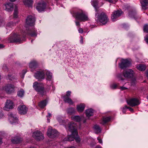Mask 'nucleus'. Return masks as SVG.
<instances>
[{
	"mask_svg": "<svg viewBox=\"0 0 148 148\" xmlns=\"http://www.w3.org/2000/svg\"><path fill=\"white\" fill-rule=\"evenodd\" d=\"M68 128V130L71 132V134L70 135L68 136L67 137L65 138L64 141H71L75 139L77 142H79L80 141V139L78 137L76 124L74 123L71 122L69 124Z\"/></svg>",
	"mask_w": 148,
	"mask_h": 148,
	"instance_id": "obj_1",
	"label": "nucleus"
},
{
	"mask_svg": "<svg viewBox=\"0 0 148 148\" xmlns=\"http://www.w3.org/2000/svg\"><path fill=\"white\" fill-rule=\"evenodd\" d=\"M97 18V22H99L103 25H105L109 21V19L106 14L103 12H101L100 14L97 15L96 17Z\"/></svg>",
	"mask_w": 148,
	"mask_h": 148,
	"instance_id": "obj_2",
	"label": "nucleus"
},
{
	"mask_svg": "<svg viewBox=\"0 0 148 148\" xmlns=\"http://www.w3.org/2000/svg\"><path fill=\"white\" fill-rule=\"evenodd\" d=\"M33 87L38 93L41 95L44 94L45 92L44 86L42 84H39L37 82H34L33 85Z\"/></svg>",
	"mask_w": 148,
	"mask_h": 148,
	"instance_id": "obj_3",
	"label": "nucleus"
},
{
	"mask_svg": "<svg viewBox=\"0 0 148 148\" xmlns=\"http://www.w3.org/2000/svg\"><path fill=\"white\" fill-rule=\"evenodd\" d=\"M75 17V19L81 21H85L88 20V15L82 11L76 13Z\"/></svg>",
	"mask_w": 148,
	"mask_h": 148,
	"instance_id": "obj_4",
	"label": "nucleus"
},
{
	"mask_svg": "<svg viewBox=\"0 0 148 148\" xmlns=\"http://www.w3.org/2000/svg\"><path fill=\"white\" fill-rule=\"evenodd\" d=\"M35 19V17L32 16H28L26 20V24L25 27L26 30L29 29L30 26H33L34 25Z\"/></svg>",
	"mask_w": 148,
	"mask_h": 148,
	"instance_id": "obj_5",
	"label": "nucleus"
},
{
	"mask_svg": "<svg viewBox=\"0 0 148 148\" xmlns=\"http://www.w3.org/2000/svg\"><path fill=\"white\" fill-rule=\"evenodd\" d=\"M45 70H40L34 73L35 77L38 80L43 79L45 77Z\"/></svg>",
	"mask_w": 148,
	"mask_h": 148,
	"instance_id": "obj_6",
	"label": "nucleus"
},
{
	"mask_svg": "<svg viewBox=\"0 0 148 148\" xmlns=\"http://www.w3.org/2000/svg\"><path fill=\"white\" fill-rule=\"evenodd\" d=\"M124 77L126 78L132 77L134 74V71L131 69H128L125 70L123 73Z\"/></svg>",
	"mask_w": 148,
	"mask_h": 148,
	"instance_id": "obj_7",
	"label": "nucleus"
},
{
	"mask_svg": "<svg viewBox=\"0 0 148 148\" xmlns=\"http://www.w3.org/2000/svg\"><path fill=\"white\" fill-rule=\"evenodd\" d=\"M47 134L49 137L54 138L57 136L58 134V132L56 130L52 129L51 127H49L48 128Z\"/></svg>",
	"mask_w": 148,
	"mask_h": 148,
	"instance_id": "obj_8",
	"label": "nucleus"
},
{
	"mask_svg": "<svg viewBox=\"0 0 148 148\" xmlns=\"http://www.w3.org/2000/svg\"><path fill=\"white\" fill-rule=\"evenodd\" d=\"M9 41L11 42L21 43L22 40L21 39L19 35L16 34L14 35L9 38Z\"/></svg>",
	"mask_w": 148,
	"mask_h": 148,
	"instance_id": "obj_9",
	"label": "nucleus"
},
{
	"mask_svg": "<svg viewBox=\"0 0 148 148\" xmlns=\"http://www.w3.org/2000/svg\"><path fill=\"white\" fill-rule=\"evenodd\" d=\"M33 137L37 140H42L44 138V136L42 133L39 131H36L33 132Z\"/></svg>",
	"mask_w": 148,
	"mask_h": 148,
	"instance_id": "obj_10",
	"label": "nucleus"
},
{
	"mask_svg": "<svg viewBox=\"0 0 148 148\" xmlns=\"http://www.w3.org/2000/svg\"><path fill=\"white\" fill-rule=\"evenodd\" d=\"M122 13V11L121 10H118L113 12L111 17L112 21H116L118 18L121 16Z\"/></svg>",
	"mask_w": 148,
	"mask_h": 148,
	"instance_id": "obj_11",
	"label": "nucleus"
},
{
	"mask_svg": "<svg viewBox=\"0 0 148 148\" xmlns=\"http://www.w3.org/2000/svg\"><path fill=\"white\" fill-rule=\"evenodd\" d=\"M128 105L132 107L138 105L140 104L139 100L136 98H132L127 101Z\"/></svg>",
	"mask_w": 148,
	"mask_h": 148,
	"instance_id": "obj_12",
	"label": "nucleus"
},
{
	"mask_svg": "<svg viewBox=\"0 0 148 148\" xmlns=\"http://www.w3.org/2000/svg\"><path fill=\"white\" fill-rule=\"evenodd\" d=\"M130 62L128 60L122 59L121 63L119 64V66L122 69H124L129 66Z\"/></svg>",
	"mask_w": 148,
	"mask_h": 148,
	"instance_id": "obj_13",
	"label": "nucleus"
},
{
	"mask_svg": "<svg viewBox=\"0 0 148 148\" xmlns=\"http://www.w3.org/2000/svg\"><path fill=\"white\" fill-rule=\"evenodd\" d=\"M71 91H68L66 92V96L63 97L64 101L66 103H67L70 105H72L73 103V102L71 99L69 97L71 95Z\"/></svg>",
	"mask_w": 148,
	"mask_h": 148,
	"instance_id": "obj_14",
	"label": "nucleus"
},
{
	"mask_svg": "<svg viewBox=\"0 0 148 148\" xmlns=\"http://www.w3.org/2000/svg\"><path fill=\"white\" fill-rule=\"evenodd\" d=\"M9 119L10 123L12 124H14L18 123V118L15 115L11 113H9L8 114Z\"/></svg>",
	"mask_w": 148,
	"mask_h": 148,
	"instance_id": "obj_15",
	"label": "nucleus"
},
{
	"mask_svg": "<svg viewBox=\"0 0 148 148\" xmlns=\"http://www.w3.org/2000/svg\"><path fill=\"white\" fill-rule=\"evenodd\" d=\"M15 88L14 85L8 84L5 86V89L7 93L10 94L14 92Z\"/></svg>",
	"mask_w": 148,
	"mask_h": 148,
	"instance_id": "obj_16",
	"label": "nucleus"
},
{
	"mask_svg": "<svg viewBox=\"0 0 148 148\" xmlns=\"http://www.w3.org/2000/svg\"><path fill=\"white\" fill-rule=\"evenodd\" d=\"M46 4L45 2L41 1L38 3L36 6V8L39 12L44 11L46 8Z\"/></svg>",
	"mask_w": 148,
	"mask_h": 148,
	"instance_id": "obj_17",
	"label": "nucleus"
},
{
	"mask_svg": "<svg viewBox=\"0 0 148 148\" xmlns=\"http://www.w3.org/2000/svg\"><path fill=\"white\" fill-rule=\"evenodd\" d=\"M14 107V105L12 101L10 100H7L3 109L5 110H8L10 109L13 108Z\"/></svg>",
	"mask_w": 148,
	"mask_h": 148,
	"instance_id": "obj_18",
	"label": "nucleus"
},
{
	"mask_svg": "<svg viewBox=\"0 0 148 148\" xmlns=\"http://www.w3.org/2000/svg\"><path fill=\"white\" fill-rule=\"evenodd\" d=\"M19 113L21 114H26L27 111V108L24 105H20L18 108Z\"/></svg>",
	"mask_w": 148,
	"mask_h": 148,
	"instance_id": "obj_19",
	"label": "nucleus"
},
{
	"mask_svg": "<svg viewBox=\"0 0 148 148\" xmlns=\"http://www.w3.org/2000/svg\"><path fill=\"white\" fill-rule=\"evenodd\" d=\"M27 31L25 33L29 34L31 36L36 37L37 35V32L35 30L34 28H32L31 29L30 27H29V29L26 30Z\"/></svg>",
	"mask_w": 148,
	"mask_h": 148,
	"instance_id": "obj_20",
	"label": "nucleus"
},
{
	"mask_svg": "<svg viewBox=\"0 0 148 148\" xmlns=\"http://www.w3.org/2000/svg\"><path fill=\"white\" fill-rule=\"evenodd\" d=\"M92 5L95 8L96 13L95 14L96 16H97L98 14V12L100 10H98L97 8V6L98 5V2L96 0H92L91 2Z\"/></svg>",
	"mask_w": 148,
	"mask_h": 148,
	"instance_id": "obj_21",
	"label": "nucleus"
},
{
	"mask_svg": "<svg viewBox=\"0 0 148 148\" xmlns=\"http://www.w3.org/2000/svg\"><path fill=\"white\" fill-rule=\"evenodd\" d=\"M82 116L78 115L73 116L71 117V119L76 122H79L83 119Z\"/></svg>",
	"mask_w": 148,
	"mask_h": 148,
	"instance_id": "obj_22",
	"label": "nucleus"
},
{
	"mask_svg": "<svg viewBox=\"0 0 148 148\" xmlns=\"http://www.w3.org/2000/svg\"><path fill=\"white\" fill-rule=\"evenodd\" d=\"M5 10L8 12L12 11L13 8V4L12 3H7L5 5Z\"/></svg>",
	"mask_w": 148,
	"mask_h": 148,
	"instance_id": "obj_23",
	"label": "nucleus"
},
{
	"mask_svg": "<svg viewBox=\"0 0 148 148\" xmlns=\"http://www.w3.org/2000/svg\"><path fill=\"white\" fill-rule=\"evenodd\" d=\"M85 105L84 103H81L79 105L77 106V109L79 112H82L85 108Z\"/></svg>",
	"mask_w": 148,
	"mask_h": 148,
	"instance_id": "obj_24",
	"label": "nucleus"
},
{
	"mask_svg": "<svg viewBox=\"0 0 148 148\" xmlns=\"http://www.w3.org/2000/svg\"><path fill=\"white\" fill-rule=\"evenodd\" d=\"M67 114L70 115H72L75 113V109L73 107H70L67 109L66 110Z\"/></svg>",
	"mask_w": 148,
	"mask_h": 148,
	"instance_id": "obj_25",
	"label": "nucleus"
},
{
	"mask_svg": "<svg viewBox=\"0 0 148 148\" xmlns=\"http://www.w3.org/2000/svg\"><path fill=\"white\" fill-rule=\"evenodd\" d=\"M142 8L144 10H146L148 8V0H144L140 1Z\"/></svg>",
	"mask_w": 148,
	"mask_h": 148,
	"instance_id": "obj_26",
	"label": "nucleus"
},
{
	"mask_svg": "<svg viewBox=\"0 0 148 148\" xmlns=\"http://www.w3.org/2000/svg\"><path fill=\"white\" fill-rule=\"evenodd\" d=\"M37 66V62L35 61L32 62L29 64V67L32 69V71L36 68Z\"/></svg>",
	"mask_w": 148,
	"mask_h": 148,
	"instance_id": "obj_27",
	"label": "nucleus"
},
{
	"mask_svg": "<svg viewBox=\"0 0 148 148\" xmlns=\"http://www.w3.org/2000/svg\"><path fill=\"white\" fill-rule=\"evenodd\" d=\"M22 140V139L19 137L17 136L14 137L12 139V142L14 144H17L20 143Z\"/></svg>",
	"mask_w": 148,
	"mask_h": 148,
	"instance_id": "obj_28",
	"label": "nucleus"
},
{
	"mask_svg": "<svg viewBox=\"0 0 148 148\" xmlns=\"http://www.w3.org/2000/svg\"><path fill=\"white\" fill-rule=\"evenodd\" d=\"M24 4L28 7L31 6L33 3L32 0H25L23 1Z\"/></svg>",
	"mask_w": 148,
	"mask_h": 148,
	"instance_id": "obj_29",
	"label": "nucleus"
},
{
	"mask_svg": "<svg viewBox=\"0 0 148 148\" xmlns=\"http://www.w3.org/2000/svg\"><path fill=\"white\" fill-rule=\"evenodd\" d=\"M93 128L95 133L98 134L101 132V129L98 125H95Z\"/></svg>",
	"mask_w": 148,
	"mask_h": 148,
	"instance_id": "obj_30",
	"label": "nucleus"
},
{
	"mask_svg": "<svg viewBox=\"0 0 148 148\" xmlns=\"http://www.w3.org/2000/svg\"><path fill=\"white\" fill-rule=\"evenodd\" d=\"M86 116L88 117H89L92 115H93V110L91 109H87L86 110Z\"/></svg>",
	"mask_w": 148,
	"mask_h": 148,
	"instance_id": "obj_31",
	"label": "nucleus"
},
{
	"mask_svg": "<svg viewBox=\"0 0 148 148\" xmlns=\"http://www.w3.org/2000/svg\"><path fill=\"white\" fill-rule=\"evenodd\" d=\"M146 67L145 65L142 64H140L137 66L138 69L140 71H144Z\"/></svg>",
	"mask_w": 148,
	"mask_h": 148,
	"instance_id": "obj_32",
	"label": "nucleus"
},
{
	"mask_svg": "<svg viewBox=\"0 0 148 148\" xmlns=\"http://www.w3.org/2000/svg\"><path fill=\"white\" fill-rule=\"evenodd\" d=\"M47 102L46 100L41 101L38 104L39 106L41 108H43L47 105Z\"/></svg>",
	"mask_w": 148,
	"mask_h": 148,
	"instance_id": "obj_33",
	"label": "nucleus"
},
{
	"mask_svg": "<svg viewBox=\"0 0 148 148\" xmlns=\"http://www.w3.org/2000/svg\"><path fill=\"white\" fill-rule=\"evenodd\" d=\"M111 118L110 116L104 117L103 118V122L101 123L103 125H104L106 123L109 122Z\"/></svg>",
	"mask_w": 148,
	"mask_h": 148,
	"instance_id": "obj_34",
	"label": "nucleus"
},
{
	"mask_svg": "<svg viewBox=\"0 0 148 148\" xmlns=\"http://www.w3.org/2000/svg\"><path fill=\"white\" fill-rule=\"evenodd\" d=\"M45 73L47 77V79L48 80H50L52 78V74L51 72L49 71L45 70Z\"/></svg>",
	"mask_w": 148,
	"mask_h": 148,
	"instance_id": "obj_35",
	"label": "nucleus"
},
{
	"mask_svg": "<svg viewBox=\"0 0 148 148\" xmlns=\"http://www.w3.org/2000/svg\"><path fill=\"white\" fill-rule=\"evenodd\" d=\"M24 90L23 89H21L18 92L17 95L18 97H22L24 96Z\"/></svg>",
	"mask_w": 148,
	"mask_h": 148,
	"instance_id": "obj_36",
	"label": "nucleus"
},
{
	"mask_svg": "<svg viewBox=\"0 0 148 148\" xmlns=\"http://www.w3.org/2000/svg\"><path fill=\"white\" fill-rule=\"evenodd\" d=\"M18 9L17 8H16L14 10V17L15 18H17L18 17Z\"/></svg>",
	"mask_w": 148,
	"mask_h": 148,
	"instance_id": "obj_37",
	"label": "nucleus"
},
{
	"mask_svg": "<svg viewBox=\"0 0 148 148\" xmlns=\"http://www.w3.org/2000/svg\"><path fill=\"white\" fill-rule=\"evenodd\" d=\"M129 15L130 16L133 17L134 18L137 16L136 13L135 12H131L129 13Z\"/></svg>",
	"mask_w": 148,
	"mask_h": 148,
	"instance_id": "obj_38",
	"label": "nucleus"
},
{
	"mask_svg": "<svg viewBox=\"0 0 148 148\" xmlns=\"http://www.w3.org/2000/svg\"><path fill=\"white\" fill-rule=\"evenodd\" d=\"M118 85L115 84H113L110 85V87L112 89H114L116 88Z\"/></svg>",
	"mask_w": 148,
	"mask_h": 148,
	"instance_id": "obj_39",
	"label": "nucleus"
},
{
	"mask_svg": "<svg viewBox=\"0 0 148 148\" xmlns=\"http://www.w3.org/2000/svg\"><path fill=\"white\" fill-rule=\"evenodd\" d=\"M143 30L144 32H148V25H144Z\"/></svg>",
	"mask_w": 148,
	"mask_h": 148,
	"instance_id": "obj_40",
	"label": "nucleus"
},
{
	"mask_svg": "<svg viewBox=\"0 0 148 148\" xmlns=\"http://www.w3.org/2000/svg\"><path fill=\"white\" fill-rule=\"evenodd\" d=\"M27 71L26 70H23L21 74V76L22 78H23L24 77V75Z\"/></svg>",
	"mask_w": 148,
	"mask_h": 148,
	"instance_id": "obj_41",
	"label": "nucleus"
},
{
	"mask_svg": "<svg viewBox=\"0 0 148 148\" xmlns=\"http://www.w3.org/2000/svg\"><path fill=\"white\" fill-rule=\"evenodd\" d=\"M136 83V79H134L132 80L131 82V85H134Z\"/></svg>",
	"mask_w": 148,
	"mask_h": 148,
	"instance_id": "obj_42",
	"label": "nucleus"
},
{
	"mask_svg": "<svg viewBox=\"0 0 148 148\" xmlns=\"http://www.w3.org/2000/svg\"><path fill=\"white\" fill-rule=\"evenodd\" d=\"M119 89L121 90H123L127 89V88L123 86H122L120 87L119 88Z\"/></svg>",
	"mask_w": 148,
	"mask_h": 148,
	"instance_id": "obj_43",
	"label": "nucleus"
},
{
	"mask_svg": "<svg viewBox=\"0 0 148 148\" xmlns=\"http://www.w3.org/2000/svg\"><path fill=\"white\" fill-rule=\"evenodd\" d=\"M125 108L127 109H129V110L131 112H133V111H134L133 109L131 108L127 107V106H125Z\"/></svg>",
	"mask_w": 148,
	"mask_h": 148,
	"instance_id": "obj_44",
	"label": "nucleus"
},
{
	"mask_svg": "<svg viewBox=\"0 0 148 148\" xmlns=\"http://www.w3.org/2000/svg\"><path fill=\"white\" fill-rule=\"evenodd\" d=\"M57 119L59 122L60 123H62L63 122V121L62 120L60 117H58L57 118Z\"/></svg>",
	"mask_w": 148,
	"mask_h": 148,
	"instance_id": "obj_45",
	"label": "nucleus"
},
{
	"mask_svg": "<svg viewBox=\"0 0 148 148\" xmlns=\"http://www.w3.org/2000/svg\"><path fill=\"white\" fill-rule=\"evenodd\" d=\"M2 69L3 70H7V68L6 65L5 64H4L2 67Z\"/></svg>",
	"mask_w": 148,
	"mask_h": 148,
	"instance_id": "obj_46",
	"label": "nucleus"
},
{
	"mask_svg": "<svg viewBox=\"0 0 148 148\" xmlns=\"http://www.w3.org/2000/svg\"><path fill=\"white\" fill-rule=\"evenodd\" d=\"M118 77L119 78V80H120L121 81H123V80H124V79H123V78L122 77V76L121 75H119L118 76Z\"/></svg>",
	"mask_w": 148,
	"mask_h": 148,
	"instance_id": "obj_47",
	"label": "nucleus"
},
{
	"mask_svg": "<svg viewBox=\"0 0 148 148\" xmlns=\"http://www.w3.org/2000/svg\"><path fill=\"white\" fill-rule=\"evenodd\" d=\"M145 40L146 42L148 44V36H146L145 37Z\"/></svg>",
	"mask_w": 148,
	"mask_h": 148,
	"instance_id": "obj_48",
	"label": "nucleus"
},
{
	"mask_svg": "<svg viewBox=\"0 0 148 148\" xmlns=\"http://www.w3.org/2000/svg\"><path fill=\"white\" fill-rule=\"evenodd\" d=\"M78 32L79 33H82L83 32V31L82 28H79L78 29Z\"/></svg>",
	"mask_w": 148,
	"mask_h": 148,
	"instance_id": "obj_49",
	"label": "nucleus"
},
{
	"mask_svg": "<svg viewBox=\"0 0 148 148\" xmlns=\"http://www.w3.org/2000/svg\"><path fill=\"white\" fill-rule=\"evenodd\" d=\"M97 139L98 140L99 142V143H100V144H102V140L101 139H100L99 137H98Z\"/></svg>",
	"mask_w": 148,
	"mask_h": 148,
	"instance_id": "obj_50",
	"label": "nucleus"
},
{
	"mask_svg": "<svg viewBox=\"0 0 148 148\" xmlns=\"http://www.w3.org/2000/svg\"><path fill=\"white\" fill-rule=\"evenodd\" d=\"M127 109L126 108H125V107H124L123 108H122V111H123V112L124 113H125V112L126 111V110Z\"/></svg>",
	"mask_w": 148,
	"mask_h": 148,
	"instance_id": "obj_51",
	"label": "nucleus"
},
{
	"mask_svg": "<svg viewBox=\"0 0 148 148\" xmlns=\"http://www.w3.org/2000/svg\"><path fill=\"white\" fill-rule=\"evenodd\" d=\"M81 38V39L80 40V42L81 44H83V38L82 36H81L80 37Z\"/></svg>",
	"mask_w": 148,
	"mask_h": 148,
	"instance_id": "obj_52",
	"label": "nucleus"
},
{
	"mask_svg": "<svg viewBox=\"0 0 148 148\" xmlns=\"http://www.w3.org/2000/svg\"><path fill=\"white\" fill-rule=\"evenodd\" d=\"M48 114V116H47V118H48V117H50L51 116V114L50 113H49ZM47 120H48V121L49 122V119H48V118H47Z\"/></svg>",
	"mask_w": 148,
	"mask_h": 148,
	"instance_id": "obj_53",
	"label": "nucleus"
},
{
	"mask_svg": "<svg viewBox=\"0 0 148 148\" xmlns=\"http://www.w3.org/2000/svg\"><path fill=\"white\" fill-rule=\"evenodd\" d=\"M3 113L1 112H0V119L2 118L3 116Z\"/></svg>",
	"mask_w": 148,
	"mask_h": 148,
	"instance_id": "obj_54",
	"label": "nucleus"
},
{
	"mask_svg": "<svg viewBox=\"0 0 148 148\" xmlns=\"http://www.w3.org/2000/svg\"><path fill=\"white\" fill-rule=\"evenodd\" d=\"M76 25L77 26H79L80 25V23L78 21H75V22Z\"/></svg>",
	"mask_w": 148,
	"mask_h": 148,
	"instance_id": "obj_55",
	"label": "nucleus"
},
{
	"mask_svg": "<svg viewBox=\"0 0 148 148\" xmlns=\"http://www.w3.org/2000/svg\"><path fill=\"white\" fill-rule=\"evenodd\" d=\"M107 1H108L110 3H113V1L112 0H105Z\"/></svg>",
	"mask_w": 148,
	"mask_h": 148,
	"instance_id": "obj_56",
	"label": "nucleus"
},
{
	"mask_svg": "<svg viewBox=\"0 0 148 148\" xmlns=\"http://www.w3.org/2000/svg\"><path fill=\"white\" fill-rule=\"evenodd\" d=\"M4 47V46L3 44H0V49L3 48Z\"/></svg>",
	"mask_w": 148,
	"mask_h": 148,
	"instance_id": "obj_57",
	"label": "nucleus"
},
{
	"mask_svg": "<svg viewBox=\"0 0 148 148\" xmlns=\"http://www.w3.org/2000/svg\"><path fill=\"white\" fill-rule=\"evenodd\" d=\"M2 143V139L0 138V145Z\"/></svg>",
	"mask_w": 148,
	"mask_h": 148,
	"instance_id": "obj_58",
	"label": "nucleus"
},
{
	"mask_svg": "<svg viewBox=\"0 0 148 148\" xmlns=\"http://www.w3.org/2000/svg\"><path fill=\"white\" fill-rule=\"evenodd\" d=\"M95 148H102L100 146H97Z\"/></svg>",
	"mask_w": 148,
	"mask_h": 148,
	"instance_id": "obj_59",
	"label": "nucleus"
},
{
	"mask_svg": "<svg viewBox=\"0 0 148 148\" xmlns=\"http://www.w3.org/2000/svg\"><path fill=\"white\" fill-rule=\"evenodd\" d=\"M15 0H10V1L12 2H14L15 1Z\"/></svg>",
	"mask_w": 148,
	"mask_h": 148,
	"instance_id": "obj_60",
	"label": "nucleus"
},
{
	"mask_svg": "<svg viewBox=\"0 0 148 148\" xmlns=\"http://www.w3.org/2000/svg\"><path fill=\"white\" fill-rule=\"evenodd\" d=\"M147 77L148 78V72H147Z\"/></svg>",
	"mask_w": 148,
	"mask_h": 148,
	"instance_id": "obj_61",
	"label": "nucleus"
},
{
	"mask_svg": "<svg viewBox=\"0 0 148 148\" xmlns=\"http://www.w3.org/2000/svg\"><path fill=\"white\" fill-rule=\"evenodd\" d=\"M84 122V123H85L86 122V121H85V120H84V122Z\"/></svg>",
	"mask_w": 148,
	"mask_h": 148,
	"instance_id": "obj_62",
	"label": "nucleus"
},
{
	"mask_svg": "<svg viewBox=\"0 0 148 148\" xmlns=\"http://www.w3.org/2000/svg\"><path fill=\"white\" fill-rule=\"evenodd\" d=\"M118 1V0H116L115 1L116 2L117 1Z\"/></svg>",
	"mask_w": 148,
	"mask_h": 148,
	"instance_id": "obj_63",
	"label": "nucleus"
},
{
	"mask_svg": "<svg viewBox=\"0 0 148 148\" xmlns=\"http://www.w3.org/2000/svg\"><path fill=\"white\" fill-rule=\"evenodd\" d=\"M32 41H33V40H31V42H32Z\"/></svg>",
	"mask_w": 148,
	"mask_h": 148,
	"instance_id": "obj_64",
	"label": "nucleus"
}]
</instances>
